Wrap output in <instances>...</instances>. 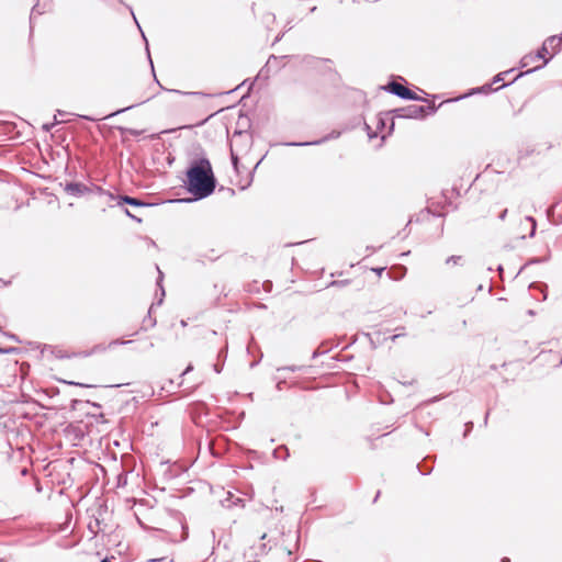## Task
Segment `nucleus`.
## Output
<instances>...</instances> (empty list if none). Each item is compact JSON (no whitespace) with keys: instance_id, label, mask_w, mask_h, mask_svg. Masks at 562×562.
<instances>
[{"instance_id":"f257e3e1","label":"nucleus","mask_w":562,"mask_h":562,"mask_svg":"<svg viewBox=\"0 0 562 562\" xmlns=\"http://www.w3.org/2000/svg\"><path fill=\"white\" fill-rule=\"evenodd\" d=\"M216 186L212 166L206 157L193 159L187 170L186 188L195 200L211 195Z\"/></svg>"},{"instance_id":"f03ea898","label":"nucleus","mask_w":562,"mask_h":562,"mask_svg":"<svg viewBox=\"0 0 562 562\" xmlns=\"http://www.w3.org/2000/svg\"><path fill=\"white\" fill-rule=\"evenodd\" d=\"M561 48H562V35H561V36H555V35H554V36H550V37H548V38L543 42V44H542L541 48L538 50V52H541V55H543V64H542L541 66H536V67H533L532 69L527 70L526 72H520V74H518V75L515 77V79H514V80H516V79H518V78L522 77V76H524V75H526V74L533 72V71H536V70H538V69H540V68H542L543 66H546V65L549 63L550 58H551V57L547 58V57H546V55H547V54H549L550 52H551L552 54H557L558 52H560V49H561Z\"/></svg>"},{"instance_id":"7ed1b4c3","label":"nucleus","mask_w":562,"mask_h":562,"mask_svg":"<svg viewBox=\"0 0 562 562\" xmlns=\"http://www.w3.org/2000/svg\"><path fill=\"white\" fill-rule=\"evenodd\" d=\"M427 110H430L431 113L436 111L435 106H424V105H408L406 108H401L394 110L396 117H403V119H422L427 113Z\"/></svg>"},{"instance_id":"20e7f679","label":"nucleus","mask_w":562,"mask_h":562,"mask_svg":"<svg viewBox=\"0 0 562 562\" xmlns=\"http://www.w3.org/2000/svg\"><path fill=\"white\" fill-rule=\"evenodd\" d=\"M384 90L387 92L400 97L404 100H423L420 97H418L415 92L409 90L408 88L402 86L401 83L396 81L389 82L385 87H383Z\"/></svg>"},{"instance_id":"39448f33","label":"nucleus","mask_w":562,"mask_h":562,"mask_svg":"<svg viewBox=\"0 0 562 562\" xmlns=\"http://www.w3.org/2000/svg\"><path fill=\"white\" fill-rule=\"evenodd\" d=\"M536 361L540 363L549 362L553 367H559L562 364V357L558 352L542 351L537 356Z\"/></svg>"},{"instance_id":"423d86ee","label":"nucleus","mask_w":562,"mask_h":562,"mask_svg":"<svg viewBox=\"0 0 562 562\" xmlns=\"http://www.w3.org/2000/svg\"><path fill=\"white\" fill-rule=\"evenodd\" d=\"M65 191L74 196H82L90 192V188L81 182H69L66 184Z\"/></svg>"},{"instance_id":"0eeeda50","label":"nucleus","mask_w":562,"mask_h":562,"mask_svg":"<svg viewBox=\"0 0 562 562\" xmlns=\"http://www.w3.org/2000/svg\"><path fill=\"white\" fill-rule=\"evenodd\" d=\"M339 136H340V132L333 131L330 134H328V135H326L323 138L317 139V140H313V142H291V143H286V145L288 146H296V147L314 146V145L323 144V143L329 140V139L338 138Z\"/></svg>"},{"instance_id":"6e6552de","label":"nucleus","mask_w":562,"mask_h":562,"mask_svg":"<svg viewBox=\"0 0 562 562\" xmlns=\"http://www.w3.org/2000/svg\"><path fill=\"white\" fill-rule=\"evenodd\" d=\"M541 58L543 59V55H541V52H537V54H527L520 59V66L522 68L527 67Z\"/></svg>"},{"instance_id":"1a4fd4ad","label":"nucleus","mask_w":562,"mask_h":562,"mask_svg":"<svg viewBox=\"0 0 562 562\" xmlns=\"http://www.w3.org/2000/svg\"><path fill=\"white\" fill-rule=\"evenodd\" d=\"M273 457L285 461L290 457L289 449L285 446H279L273 450Z\"/></svg>"},{"instance_id":"9d476101","label":"nucleus","mask_w":562,"mask_h":562,"mask_svg":"<svg viewBox=\"0 0 562 562\" xmlns=\"http://www.w3.org/2000/svg\"><path fill=\"white\" fill-rule=\"evenodd\" d=\"M119 199H120L119 204L125 203V204H130L133 206H144L145 205V203L140 202L138 199H135V198H132L128 195H122Z\"/></svg>"},{"instance_id":"9b49d317","label":"nucleus","mask_w":562,"mask_h":562,"mask_svg":"<svg viewBox=\"0 0 562 562\" xmlns=\"http://www.w3.org/2000/svg\"><path fill=\"white\" fill-rule=\"evenodd\" d=\"M45 8H46L45 4L42 7L40 2L35 3L34 7L32 8V12H31V18H30L31 22L33 21V18L35 14H38V15L43 14L45 11Z\"/></svg>"},{"instance_id":"f8f14e48","label":"nucleus","mask_w":562,"mask_h":562,"mask_svg":"<svg viewBox=\"0 0 562 562\" xmlns=\"http://www.w3.org/2000/svg\"><path fill=\"white\" fill-rule=\"evenodd\" d=\"M525 221L530 224L529 236L533 237L535 234H536V229H537V222H536V220L532 216H526Z\"/></svg>"},{"instance_id":"ddd939ff","label":"nucleus","mask_w":562,"mask_h":562,"mask_svg":"<svg viewBox=\"0 0 562 562\" xmlns=\"http://www.w3.org/2000/svg\"><path fill=\"white\" fill-rule=\"evenodd\" d=\"M513 71V69L510 70H506V71H503V72H499L497 74L494 79H493V83H497L499 81H503L505 76H507L508 74H510Z\"/></svg>"},{"instance_id":"4468645a","label":"nucleus","mask_w":562,"mask_h":562,"mask_svg":"<svg viewBox=\"0 0 562 562\" xmlns=\"http://www.w3.org/2000/svg\"><path fill=\"white\" fill-rule=\"evenodd\" d=\"M462 260L461 256H450L447 258L446 263L447 265H459Z\"/></svg>"},{"instance_id":"2eb2a0df","label":"nucleus","mask_w":562,"mask_h":562,"mask_svg":"<svg viewBox=\"0 0 562 562\" xmlns=\"http://www.w3.org/2000/svg\"><path fill=\"white\" fill-rule=\"evenodd\" d=\"M157 269H159V268L157 267ZM158 272H159V277H158V279H157V285L161 289V296H164V295H165V290H164V288L161 286L162 272H161L160 270H158Z\"/></svg>"},{"instance_id":"dca6fc26","label":"nucleus","mask_w":562,"mask_h":562,"mask_svg":"<svg viewBox=\"0 0 562 562\" xmlns=\"http://www.w3.org/2000/svg\"><path fill=\"white\" fill-rule=\"evenodd\" d=\"M288 537L295 541L294 548H297V542H299V538H300L299 532H294V533L289 532Z\"/></svg>"},{"instance_id":"f3484780","label":"nucleus","mask_w":562,"mask_h":562,"mask_svg":"<svg viewBox=\"0 0 562 562\" xmlns=\"http://www.w3.org/2000/svg\"><path fill=\"white\" fill-rule=\"evenodd\" d=\"M153 307H154V304H151V306H150V308H149V311H148V316H147V318H144V322H147V321H149V322H150V326H151V327H153V326H155V324H156V319H151V316H150V313H151Z\"/></svg>"},{"instance_id":"a211bd4d","label":"nucleus","mask_w":562,"mask_h":562,"mask_svg":"<svg viewBox=\"0 0 562 562\" xmlns=\"http://www.w3.org/2000/svg\"><path fill=\"white\" fill-rule=\"evenodd\" d=\"M153 307H154V304H151V306H150V308H149V311H148V316H147V318H144V322H147V321H149V322H150V326H151V327H153V326H155V324H156V319H151V316H150V313H151Z\"/></svg>"},{"instance_id":"6ab92c4d","label":"nucleus","mask_w":562,"mask_h":562,"mask_svg":"<svg viewBox=\"0 0 562 562\" xmlns=\"http://www.w3.org/2000/svg\"><path fill=\"white\" fill-rule=\"evenodd\" d=\"M231 156H232V162H233V166L234 168L237 170V165H238V157L237 155L234 154V151L232 150L231 153Z\"/></svg>"},{"instance_id":"aec40b11","label":"nucleus","mask_w":562,"mask_h":562,"mask_svg":"<svg viewBox=\"0 0 562 562\" xmlns=\"http://www.w3.org/2000/svg\"><path fill=\"white\" fill-rule=\"evenodd\" d=\"M181 529H182V535H181V538L179 539V541H183L188 538L187 527L182 525Z\"/></svg>"},{"instance_id":"412c9836","label":"nucleus","mask_w":562,"mask_h":562,"mask_svg":"<svg viewBox=\"0 0 562 562\" xmlns=\"http://www.w3.org/2000/svg\"><path fill=\"white\" fill-rule=\"evenodd\" d=\"M417 468H418L419 472L424 475L430 473V471H431V469H424L422 464H418Z\"/></svg>"},{"instance_id":"4be33fe9","label":"nucleus","mask_w":562,"mask_h":562,"mask_svg":"<svg viewBox=\"0 0 562 562\" xmlns=\"http://www.w3.org/2000/svg\"><path fill=\"white\" fill-rule=\"evenodd\" d=\"M149 562H172V560L168 559V558H161V559H153Z\"/></svg>"},{"instance_id":"5701e85b","label":"nucleus","mask_w":562,"mask_h":562,"mask_svg":"<svg viewBox=\"0 0 562 562\" xmlns=\"http://www.w3.org/2000/svg\"><path fill=\"white\" fill-rule=\"evenodd\" d=\"M507 213H508L507 209L503 210V211L499 213L498 218H499L501 221H504V220L506 218V216H507Z\"/></svg>"},{"instance_id":"b1692460","label":"nucleus","mask_w":562,"mask_h":562,"mask_svg":"<svg viewBox=\"0 0 562 562\" xmlns=\"http://www.w3.org/2000/svg\"><path fill=\"white\" fill-rule=\"evenodd\" d=\"M192 370H193V366H192V364H189V366L186 368V370L182 372V374H181V375H186V374H188L189 372H191Z\"/></svg>"},{"instance_id":"393cba45","label":"nucleus","mask_w":562,"mask_h":562,"mask_svg":"<svg viewBox=\"0 0 562 562\" xmlns=\"http://www.w3.org/2000/svg\"><path fill=\"white\" fill-rule=\"evenodd\" d=\"M125 214H126L127 216H130L131 218H134V220H136V221L140 222V220H139V218H137L136 216H134V215H133V214H132L127 209H125Z\"/></svg>"},{"instance_id":"a878e982","label":"nucleus","mask_w":562,"mask_h":562,"mask_svg":"<svg viewBox=\"0 0 562 562\" xmlns=\"http://www.w3.org/2000/svg\"><path fill=\"white\" fill-rule=\"evenodd\" d=\"M131 340H116L114 341V344H121V345H126V344H130Z\"/></svg>"},{"instance_id":"bb28decb","label":"nucleus","mask_w":562,"mask_h":562,"mask_svg":"<svg viewBox=\"0 0 562 562\" xmlns=\"http://www.w3.org/2000/svg\"><path fill=\"white\" fill-rule=\"evenodd\" d=\"M11 351L10 348H1L0 347V353H9Z\"/></svg>"},{"instance_id":"cd10ccee","label":"nucleus","mask_w":562,"mask_h":562,"mask_svg":"<svg viewBox=\"0 0 562 562\" xmlns=\"http://www.w3.org/2000/svg\"><path fill=\"white\" fill-rule=\"evenodd\" d=\"M404 336V334H396L391 337L392 341H395L398 337Z\"/></svg>"},{"instance_id":"c85d7f7f","label":"nucleus","mask_w":562,"mask_h":562,"mask_svg":"<svg viewBox=\"0 0 562 562\" xmlns=\"http://www.w3.org/2000/svg\"><path fill=\"white\" fill-rule=\"evenodd\" d=\"M472 427H473V424H472V423H468V424H467V431H465V434H467L468 431H470V430L472 429Z\"/></svg>"},{"instance_id":"c756f323","label":"nucleus","mask_w":562,"mask_h":562,"mask_svg":"<svg viewBox=\"0 0 562 562\" xmlns=\"http://www.w3.org/2000/svg\"><path fill=\"white\" fill-rule=\"evenodd\" d=\"M472 427H473V424H472V423H468V424H467V431H465V434H467L468 431H470V430L472 429Z\"/></svg>"},{"instance_id":"7c9ffc66","label":"nucleus","mask_w":562,"mask_h":562,"mask_svg":"<svg viewBox=\"0 0 562 562\" xmlns=\"http://www.w3.org/2000/svg\"><path fill=\"white\" fill-rule=\"evenodd\" d=\"M67 383L71 384V385L86 386L85 384H81V383H78V382H67Z\"/></svg>"},{"instance_id":"2f4dec72","label":"nucleus","mask_w":562,"mask_h":562,"mask_svg":"<svg viewBox=\"0 0 562 562\" xmlns=\"http://www.w3.org/2000/svg\"><path fill=\"white\" fill-rule=\"evenodd\" d=\"M131 134H132V135L137 136V135H139L140 133H139L138 131H131Z\"/></svg>"},{"instance_id":"473e14b6","label":"nucleus","mask_w":562,"mask_h":562,"mask_svg":"<svg viewBox=\"0 0 562 562\" xmlns=\"http://www.w3.org/2000/svg\"><path fill=\"white\" fill-rule=\"evenodd\" d=\"M285 551H286V554H288V555H291V554H292V552H293L291 549H288V548H285Z\"/></svg>"},{"instance_id":"72a5a7b5","label":"nucleus","mask_w":562,"mask_h":562,"mask_svg":"<svg viewBox=\"0 0 562 562\" xmlns=\"http://www.w3.org/2000/svg\"><path fill=\"white\" fill-rule=\"evenodd\" d=\"M43 127H44V130H46V131H49V130H50V125H48V124H45Z\"/></svg>"},{"instance_id":"f704fd0d","label":"nucleus","mask_w":562,"mask_h":562,"mask_svg":"<svg viewBox=\"0 0 562 562\" xmlns=\"http://www.w3.org/2000/svg\"><path fill=\"white\" fill-rule=\"evenodd\" d=\"M285 369H289L291 371H295L297 368L296 367H286Z\"/></svg>"},{"instance_id":"c9c22d12","label":"nucleus","mask_w":562,"mask_h":562,"mask_svg":"<svg viewBox=\"0 0 562 562\" xmlns=\"http://www.w3.org/2000/svg\"><path fill=\"white\" fill-rule=\"evenodd\" d=\"M131 108H133V105H131V106H126L125 109H123V111H125V110H130ZM120 112H122V110L117 111L116 113H120Z\"/></svg>"},{"instance_id":"e433bc0d","label":"nucleus","mask_w":562,"mask_h":562,"mask_svg":"<svg viewBox=\"0 0 562 562\" xmlns=\"http://www.w3.org/2000/svg\"><path fill=\"white\" fill-rule=\"evenodd\" d=\"M106 194H108V196H109L111 200H114V199H115V198H114V195H113L112 193H106Z\"/></svg>"},{"instance_id":"4c0bfd02","label":"nucleus","mask_w":562,"mask_h":562,"mask_svg":"<svg viewBox=\"0 0 562 562\" xmlns=\"http://www.w3.org/2000/svg\"><path fill=\"white\" fill-rule=\"evenodd\" d=\"M101 562H110V559L109 558H104L103 560H101Z\"/></svg>"},{"instance_id":"58836bf2","label":"nucleus","mask_w":562,"mask_h":562,"mask_svg":"<svg viewBox=\"0 0 562 562\" xmlns=\"http://www.w3.org/2000/svg\"><path fill=\"white\" fill-rule=\"evenodd\" d=\"M502 562H509V559L508 558H503Z\"/></svg>"},{"instance_id":"ea45409f","label":"nucleus","mask_w":562,"mask_h":562,"mask_svg":"<svg viewBox=\"0 0 562 562\" xmlns=\"http://www.w3.org/2000/svg\"><path fill=\"white\" fill-rule=\"evenodd\" d=\"M190 94L198 95L201 94L200 92H190Z\"/></svg>"},{"instance_id":"a19ab883","label":"nucleus","mask_w":562,"mask_h":562,"mask_svg":"<svg viewBox=\"0 0 562 562\" xmlns=\"http://www.w3.org/2000/svg\"><path fill=\"white\" fill-rule=\"evenodd\" d=\"M26 472H27V470H26V469H23V470H22V474H23V475H25V474H26Z\"/></svg>"},{"instance_id":"79ce46f5","label":"nucleus","mask_w":562,"mask_h":562,"mask_svg":"<svg viewBox=\"0 0 562 562\" xmlns=\"http://www.w3.org/2000/svg\"><path fill=\"white\" fill-rule=\"evenodd\" d=\"M487 418H488V413L485 415V424L487 423Z\"/></svg>"},{"instance_id":"37998d69","label":"nucleus","mask_w":562,"mask_h":562,"mask_svg":"<svg viewBox=\"0 0 562 562\" xmlns=\"http://www.w3.org/2000/svg\"><path fill=\"white\" fill-rule=\"evenodd\" d=\"M162 303V297L157 302L158 305Z\"/></svg>"},{"instance_id":"c03bdc74","label":"nucleus","mask_w":562,"mask_h":562,"mask_svg":"<svg viewBox=\"0 0 562 562\" xmlns=\"http://www.w3.org/2000/svg\"><path fill=\"white\" fill-rule=\"evenodd\" d=\"M266 537H267V535H266V533H263V535L261 536V539L263 540V539H266Z\"/></svg>"},{"instance_id":"a18cd8bd","label":"nucleus","mask_w":562,"mask_h":562,"mask_svg":"<svg viewBox=\"0 0 562 562\" xmlns=\"http://www.w3.org/2000/svg\"><path fill=\"white\" fill-rule=\"evenodd\" d=\"M0 283H2V284H4V285L7 284V283H5L3 280H1V279H0Z\"/></svg>"}]
</instances>
